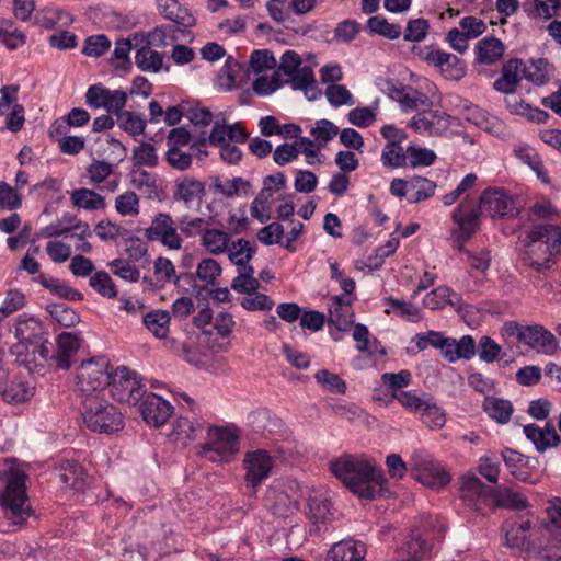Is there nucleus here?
Returning <instances> with one entry per match:
<instances>
[{"label":"nucleus","mask_w":561,"mask_h":561,"mask_svg":"<svg viewBox=\"0 0 561 561\" xmlns=\"http://www.w3.org/2000/svg\"><path fill=\"white\" fill-rule=\"evenodd\" d=\"M330 470L359 499H376L387 482L382 469L365 455H342L330 462Z\"/></svg>","instance_id":"1"},{"label":"nucleus","mask_w":561,"mask_h":561,"mask_svg":"<svg viewBox=\"0 0 561 561\" xmlns=\"http://www.w3.org/2000/svg\"><path fill=\"white\" fill-rule=\"evenodd\" d=\"M477 180L478 176L474 173L467 174L455 190L445 194L442 198L445 206H451L462 195H466L451 213V219L458 226L459 239L462 241L469 240L478 231L482 207L491 203V186L484 188L478 198L469 194Z\"/></svg>","instance_id":"2"},{"label":"nucleus","mask_w":561,"mask_h":561,"mask_svg":"<svg viewBox=\"0 0 561 561\" xmlns=\"http://www.w3.org/2000/svg\"><path fill=\"white\" fill-rule=\"evenodd\" d=\"M561 253V228L553 224L534 226L528 234L523 263L537 272L549 270Z\"/></svg>","instance_id":"3"},{"label":"nucleus","mask_w":561,"mask_h":561,"mask_svg":"<svg viewBox=\"0 0 561 561\" xmlns=\"http://www.w3.org/2000/svg\"><path fill=\"white\" fill-rule=\"evenodd\" d=\"M27 476L19 468L11 467L4 472V488L0 491L3 523L12 530L21 528L32 515L26 495Z\"/></svg>","instance_id":"4"},{"label":"nucleus","mask_w":561,"mask_h":561,"mask_svg":"<svg viewBox=\"0 0 561 561\" xmlns=\"http://www.w3.org/2000/svg\"><path fill=\"white\" fill-rule=\"evenodd\" d=\"M80 411L83 423L92 432L113 434L124 427L122 412L103 394L83 397Z\"/></svg>","instance_id":"5"},{"label":"nucleus","mask_w":561,"mask_h":561,"mask_svg":"<svg viewBox=\"0 0 561 561\" xmlns=\"http://www.w3.org/2000/svg\"><path fill=\"white\" fill-rule=\"evenodd\" d=\"M240 448V437L234 428L211 427L207 442L201 446V455L213 462L229 461Z\"/></svg>","instance_id":"6"},{"label":"nucleus","mask_w":561,"mask_h":561,"mask_svg":"<svg viewBox=\"0 0 561 561\" xmlns=\"http://www.w3.org/2000/svg\"><path fill=\"white\" fill-rule=\"evenodd\" d=\"M110 363L100 357L82 362L77 373V387L81 399L85 396H102L108 385L111 373Z\"/></svg>","instance_id":"7"},{"label":"nucleus","mask_w":561,"mask_h":561,"mask_svg":"<svg viewBox=\"0 0 561 561\" xmlns=\"http://www.w3.org/2000/svg\"><path fill=\"white\" fill-rule=\"evenodd\" d=\"M409 468L415 480L431 489H442L450 481L448 472L425 450H414L409 459Z\"/></svg>","instance_id":"8"},{"label":"nucleus","mask_w":561,"mask_h":561,"mask_svg":"<svg viewBox=\"0 0 561 561\" xmlns=\"http://www.w3.org/2000/svg\"><path fill=\"white\" fill-rule=\"evenodd\" d=\"M275 458L265 449L247 451L242 460L244 483L250 494H256L259 488L272 473Z\"/></svg>","instance_id":"9"},{"label":"nucleus","mask_w":561,"mask_h":561,"mask_svg":"<svg viewBox=\"0 0 561 561\" xmlns=\"http://www.w3.org/2000/svg\"><path fill=\"white\" fill-rule=\"evenodd\" d=\"M107 386L114 400L133 405L137 404L146 393L135 373L124 366L111 373Z\"/></svg>","instance_id":"10"},{"label":"nucleus","mask_w":561,"mask_h":561,"mask_svg":"<svg viewBox=\"0 0 561 561\" xmlns=\"http://www.w3.org/2000/svg\"><path fill=\"white\" fill-rule=\"evenodd\" d=\"M53 343L44 341L42 344L15 343L10 347V355L15 363L27 369L28 373H41L51 356Z\"/></svg>","instance_id":"11"},{"label":"nucleus","mask_w":561,"mask_h":561,"mask_svg":"<svg viewBox=\"0 0 561 561\" xmlns=\"http://www.w3.org/2000/svg\"><path fill=\"white\" fill-rule=\"evenodd\" d=\"M128 95L123 90H111L102 83L88 88L84 101L92 110L103 108L108 114H121L127 103Z\"/></svg>","instance_id":"12"},{"label":"nucleus","mask_w":561,"mask_h":561,"mask_svg":"<svg viewBox=\"0 0 561 561\" xmlns=\"http://www.w3.org/2000/svg\"><path fill=\"white\" fill-rule=\"evenodd\" d=\"M145 237L149 241L160 242L169 250H180L183 244L175 221L167 213H159L152 218L150 226L145 229Z\"/></svg>","instance_id":"13"},{"label":"nucleus","mask_w":561,"mask_h":561,"mask_svg":"<svg viewBox=\"0 0 561 561\" xmlns=\"http://www.w3.org/2000/svg\"><path fill=\"white\" fill-rule=\"evenodd\" d=\"M460 496L465 504L474 511L484 514L490 506L491 490L476 476L468 472L460 480Z\"/></svg>","instance_id":"14"},{"label":"nucleus","mask_w":561,"mask_h":561,"mask_svg":"<svg viewBox=\"0 0 561 561\" xmlns=\"http://www.w3.org/2000/svg\"><path fill=\"white\" fill-rule=\"evenodd\" d=\"M409 126L419 134L439 136L449 128V116L438 110L423 107L411 118Z\"/></svg>","instance_id":"15"},{"label":"nucleus","mask_w":561,"mask_h":561,"mask_svg":"<svg viewBox=\"0 0 561 561\" xmlns=\"http://www.w3.org/2000/svg\"><path fill=\"white\" fill-rule=\"evenodd\" d=\"M249 138V134L245 131L240 123L234 124H221L216 121L213 125L210 134L207 136L206 131H203L198 138V144L205 146L209 144L214 147L222 146L230 142L244 144Z\"/></svg>","instance_id":"16"},{"label":"nucleus","mask_w":561,"mask_h":561,"mask_svg":"<svg viewBox=\"0 0 561 561\" xmlns=\"http://www.w3.org/2000/svg\"><path fill=\"white\" fill-rule=\"evenodd\" d=\"M519 209V201L516 197L505 188L493 187V219L499 217L514 220L508 227L502 228L504 234H513L520 228V221L516 220Z\"/></svg>","instance_id":"17"},{"label":"nucleus","mask_w":561,"mask_h":561,"mask_svg":"<svg viewBox=\"0 0 561 561\" xmlns=\"http://www.w3.org/2000/svg\"><path fill=\"white\" fill-rule=\"evenodd\" d=\"M520 342L542 355H553L559 348L554 334L541 324L525 325Z\"/></svg>","instance_id":"18"},{"label":"nucleus","mask_w":561,"mask_h":561,"mask_svg":"<svg viewBox=\"0 0 561 561\" xmlns=\"http://www.w3.org/2000/svg\"><path fill=\"white\" fill-rule=\"evenodd\" d=\"M140 403V413L146 423L159 427L163 425L173 413L169 401L154 393H145Z\"/></svg>","instance_id":"19"},{"label":"nucleus","mask_w":561,"mask_h":561,"mask_svg":"<svg viewBox=\"0 0 561 561\" xmlns=\"http://www.w3.org/2000/svg\"><path fill=\"white\" fill-rule=\"evenodd\" d=\"M502 459L508 472L519 481H530L533 473L537 470L539 461L536 457L520 454L519 451L505 448L502 450Z\"/></svg>","instance_id":"20"},{"label":"nucleus","mask_w":561,"mask_h":561,"mask_svg":"<svg viewBox=\"0 0 561 561\" xmlns=\"http://www.w3.org/2000/svg\"><path fill=\"white\" fill-rule=\"evenodd\" d=\"M205 193V184L192 176H181L174 181L172 198L182 203L186 208L198 204Z\"/></svg>","instance_id":"21"},{"label":"nucleus","mask_w":561,"mask_h":561,"mask_svg":"<svg viewBox=\"0 0 561 561\" xmlns=\"http://www.w3.org/2000/svg\"><path fill=\"white\" fill-rule=\"evenodd\" d=\"M47 335L46 328L41 320L26 314H22L16 319L14 325L16 343L42 344L44 341H49Z\"/></svg>","instance_id":"22"},{"label":"nucleus","mask_w":561,"mask_h":561,"mask_svg":"<svg viewBox=\"0 0 561 561\" xmlns=\"http://www.w3.org/2000/svg\"><path fill=\"white\" fill-rule=\"evenodd\" d=\"M81 337L72 332H62L57 339V351L51 348V356L49 360L54 362L56 367L60 369H69L71 366V358L76 355L81 346Z\"/></svg>","instance_id":"23"},{"label":"nucleus","mask_w":561,"mask_h":561,"mask_svg":"<svg viewBox=\"0 0 561 561\" xmlns=\"http://www.w3.org/2000/svg\"><path fill=\"white\" fill-rule=\"evenodd\" d=\"M424 60L437 67L447 79L459 80L466 73L463 61L456 55L439 49L426 53Z\"/></svg>","instance_id":"24"},{"label":"nucleus","mask_w":561,"mask_h":561,"mask_svg":"<svg viewBox=\"0 0 561 561\" xmlns=\"http://www.w3.org/2000/svg\"><path fill=\"white\" fill-rule=\"evenodd\" d=\"M534 526L530 518H516L505 520L502 526L505 542L511 548H526L528 549V536Z\"/></svg>","instance_id":"25"},{"label":"nucleus","mask_w":561,"mask_h":561,"mask_svg":"<svg viewBox=\"0 0 561 561\" xmlns=\"http://www.w3.org/2000/svg\"><path fill=\"white\" fill-rule=\"evenodd\" d=\"M329 322L339 331H347L354 323L352 300L344 296H333L329 299Z\"/></svg>","instance_id":"26"},{"label":"nucleus","mask_w":561,"mask_h":561,"mask_svg":"<svg viewBox=\"0 0 561 561\" xmlns=\"http://www.w3.org/2000/svg\"><path fill=\"white\" fill-rule=\"evenodd\" d=\"M158 8L163 18L174 22L179 30L193 27L196 23L192 12L179 0H158Z\"/></svg>","instance_id":"27"},{"label":"nucleus","mask_w":561,"mask_h":561,"mask_svg":"<svg viewBox=\"0 0 561 561\" xmlns=\"http://www.w3.org/2000/svg\"><path fill=\"white\" fill-rule=\"evenodd\" d=\"M522 78H524V61L511 59L503 66L502 76L493 83V88L503 93H513Z\"/></svg>","instance_id":"28"},{"label":"nucleus","mask_w":561,"mask_h":561,"mask_svg":"<svg viewBox=\"0 0 561 561\" xmlns=\"http://www.w3.org/2000/svg\"><path fill=\"white\" fill-rule=\"evenodd\" d=\"M493 505L507 510H524L529 505L525 494L516 488L499 485L493 488Z\"/></svg>","instance_id":"29"},{"label":"nucleus","mask_w":561,"mask_h":561,"mask_svg":"<svg viewBox=\"0 0 561 561\" xmlns=\"http://www.w3.org/2000/svg\"><path fill=\"white\" fill-rule=\"evenodd\" d=\"M365 549L360 542L343 540L334 543L324 561H365Z\"/></svg>","instance_id":"30"},{"label":"nucleus","mask_w":561,"mask_h":561,"mask_svg":"<svg viewBox=\"0 0 561 561\" xmlns=\"http://www.w3.org/2000/svg\"><path fill=\"white\" fill-rule=\"evenodd\" d=\"M462 302L461 297L451 290L448 286H438L427 293L423 298V306L431 310H440L447 305L460 308Z\"/></svg>","instance_id":"31"},{"label":"nucleus","mask_w":561,"mask_h":561,"mask_svg":"<svg viewBox=\"0 0 561 561\" xmlns=\"http://www.w3.org/2000/svg\"><path fill=\"white\" fill-rule=\"evenodd\" d=\"M153 274L154 280L149 279L148 277H144V282L148 283L152 288L160 289L165 286V284L173 282L178 284L179 277L175 274V266L171 260L159 256L153 262Z\"/></svg>","instance_id":"32"},{"label":"nucleus","mask_w":561,"mask_h":561,"mask_svg":"<svg viewBox=\"0 0 561 561\" xmlns=\"http://www.w3.org/2000/svg\"><path fill=\"white\" fill-rule=\"evenodd\" d=\"M476 354V343L472 336L463 335L460 340L449 337L448 346L446 347L444 357L449 363H455L459 359H471Z\"/></svg>","instance_id":"33"},{"label":"nucleus","mask_w":561,"mask_h":561,"mask_svg":"<svg viewBox=\"0 0 561 561\" xmlns=\"http://www.w3.org/2000/svg\"><path fill=\"white\" fill-rule=\"evenodd\" d=\"M60 481L68 488L82 491L87 485V474L81 465L76 461H64L59 470Z\"/></svg>","instance_id":"34"},{"label":"nucleus","mask_w":561,"mask_h":561,"mask_svg":"<svg viewBox=\"0 0 561 561\" xmlns=\"http://www.w3.org/2000/svg\"><path fill=\"white\" fill-rule=\"evenodd\" d=\"M171 317L169 311L157 309L142 316L146 329L157 339H167L170 331Z\"/></svg>","instance_id":"35"},{"label":"nucleus","mask_w":561,"mask_h":561,"mask_svg":"<svg viewBox=\"0 0 561 561\" xmlns=\"http://www.w3.org/2000/svg\"><path fill=\"white\" fill-rule=\"evenodd\" d=\"M35 282L39 283L43 287L47 288L55 296L66 300H82L83 295L77 289L70 287L66 282L55 277L39 274L34 278Z\"/></svg>","instance_id":"36"},{"label":"nucleus","mask_w":561,"mask_h":561,"mask_svg":"<svg viewBox=\"0 0 561 561\" xmlns=\"http://www.w3.org/2000/svg\"><path fill=\"white\" fill-rule=\"evenodd\" d=\"M72 22V15L60 8L47 7L36 15V24L46 30H53L57 25L69 26Z\"/></svg>","instance_id":"37"},{"label":"nucleus","mask_w":561,"mask_h":561,"mask_svg":"<svg viewBox=\"0 0 561 561\" xmlns=\"http://www.w3.org/2000/svg\"><path fill=\"white\" fill-rule=\"evenodd\" d=\"M331 502L323 496H313L309 501V514L313 527L311 534H320L321 525H324L331 515Z\"/></svg>","instance_id":"38"},{"label":"nucleus","mask_w":561,"mask_h":561,"mask_svg":"<svg viewBox=\"0 0 561 561\" xmlns=\"http://www.w3.org/2000/svg\"><path fill=\"white\" fill-rule=\"evenodd\" d=\"M34 394V387L22 380H12L10 383L4 382L1 397L9 403L24 402Z\"/></svg>","instance_id":"39"},{"label":"nucleus","mask_w":561,"mask_h":561,"mask_svg":"<svg viewBox=\"0 0 561 561\" xmlns=\"http://www.w3.org/2000/svg\"><path fill=\"white\" fill-rule=\"evenodd\" d=\"M229 241L228 233L219 229H206L201 238V244L214 255L225 253Z\"/></svg>","instance_id":"40"},{"label":"nucleus","mask_w":561,"mask_h":561,"mask_svg":"<svg viewBox=\"0 0 561 561\" xmlns=\"http://www.w3.org/2000/svg\"><path fill=\"white\" fill-rule=\"evenodd\" d=\"M291 89L302 91L309 101L317 100L322 93L317 85L313 71L309 66H305L300 75L293 78Z\"/></svg>","instance_id":"41"},{"label":"nucleus","mask_w":561,"mask_h":561,"mask_svg":"<svg viewBox=\"0 0 561 561\" xmlns=\"http://www.w3.org/2000/svg\"><path fill=\"white\" fill-rule=\"evenodd\" d=\"M168 347L188 364L196 366L203 364V359L206 356L193 341L180 343L171 340L168 342Z\"/></svg>","instance_id":"42"},{"label":"nucleus","mask_w":561,"mask_h":561,"mask_svg":"<svg viewBox=\"0 0 561 561\" xmlns=\"http://www.w3.org/2000/svg\"><path fill=\"white\" fill-rule=\"evenodd\" d=\"M383 302L390 307L385 312L390 313V311L396 312L399 317L405 319L410 322H419L422 320V312L419 307L411 302H407L404 300H400L393 297H386Z\"/></svg>","instance_id":"43"},{"label":"nucleus","mask_w":561,"mask_h":561,"mask_svg":"<svg viewBox=\"0 0 561 561\" xmlns=\"http://www.w3.org/2000/svg\"><path fill=\"white\" fill-rule=\"evenodd\" d=\"M226 252H228L229 260L239 268L251 266L249 262L253 257L255 250L248 240L241 238L232 242Z\"/></svg>","instance_id":"44"},{"label":"nucleus","mask_w":561,"mask_h":561,"mask_svg":"<svg viewBox=\"0 0 561 561\" xmlns=\"http://www.w3.org/2000/svg\"><path fill=\"white\" fill-rule=\"evenodd\" d=\"M304 67L301 57L295 50H286L280 57L277 72L286 76L287 80L283 82L291 87L293 78L299 76Z\"/></svg>","instance_id":"45"},{"label":"nucleus","mask_w":561,"mask_h":561,"mask_svg":"<svg viewBox=\"0 0 561 561\" xmlns=\"http://www.w3.org/2000/svg\"><path fill=\"white\" fill-rule=\"evenodd\" d=\"M71 201L75 206L89 210L102 209L105 207L104 198L89 188H78L72 191Z\"/></svg>","instance_id":"46"},{"label":"nucleus","mask_w":561,"mask_h":561,"mask_svg":"<svg viewBox=\"0 0 561 561\" xmlns=\"http://www.w3.org/2000/svg\"><path fill=\"white\" fill-rule=\"evenodd\" d=\"M162 55L144 46L136 51L135 64L142 71L158 72L162 68Z\"/></svg>","instance_id":"47"},{"label":"nucleus","mask_w":561,"mask_h":561,"mask_svg":"<svg viewBox=\"0 0 561 561\" xmlns=\"http://www.w3.org/2000/svg\"><path fill=\"white\" fill-rule=\"evenodd\" d=\"M260 282L254 277L253 266L238 268V275L231 283V288L240 294H251L257 290Z\"/></svg>","instance_id":"48"},{"label":"nucleus","mask_w":561,"mask_h":561,"mask_svg":"<svg viewBox=\"0 0 561 561\" xmlns=\"http://www.w3.org/2000/svg\"><path fill=\"white\" fill-rule=\"evenodd\" d=\"M203 432L201 423H194L187 417L179 416L173 425L171 436L174 440H186L195 439Z\"/></svg>","instance_id":"49"},{"label":"nucleus","mask_w":561,"mask_h":561,"mask_svg":"<svg viewBox=\"0 0 561 561\" xmlns=\"http://www.w3.org/2000/svg\"><path fill=\"white\" fill-rule=\"evenodd\" d=\"M436 184L435 182L422 178V176H414L410 179V195H409V202L410 203H419L421 201L428 199L432 197L435 193Z\"/></svg>","instance_id":"50"},{"label":"nucleus","mask_w":561,"mask_h":561,"mask_svg":"<svg viewBox=\"0 0 561 561\" xmlns=\"http://www.w3.org/2000/svg\"><path fill=\"white\" fill-rule=\"evenodd\" d=\"M116 115L118 116V126L124 131L134 137L144 134L147 121L142 115L123 110L121 114Z\"/></svg>","instance_id":"51"},{"label":"nucleus","mask_w":561,"mask_h":561,"mask_svg":"<svg viewBox=\"0 0 561 561\" xmlns=\"http://www.w3.org/2000/svg\"><path fill=\"white\" fill-rule=\"evenodd\" d=\"M268 191V187H262L250 207L251 216L261 224H265L271 219V199L273 196Z\"/></svg>","instance_id":"52"},{"label":"nucleus","mask_w":561,"mask_h":561,"mask_svg":"<svg viewBox=\"0 0 561 561\" xmlns=\"http://www.w3.org/2000/svg\"><path fill=\"white\" fill-rule=\"evenodd\" d=\"M407 410L421 413L425 409L431 397L425 392L415 390L400 391L392 394Z\"/></svg>","instance_id":"53"},{"label":"nucleus","mask_w":561,"mask_h":561,"mask_svg":"<svg viewBox=\"0 0 561 561\" xmlns=\"http://www.w3.org/2000/svg\"><path fill=\"white\" fill-rule=\"evenodd\" d=\"M367 28L371 33L378 34L388 39H397L401 35L400 25L389 23L382 15L370 16L367 21Z\"/></svg>","instance_id":"54"},{"label":"nucleus","mask_w":561,"mask_h":561,"mask_svg":"<svg viewBox=\"0 0 561 561\" xmlns=\"http://www.w3.org/2000/svg\"><path fill=\"white\" fill-rule=\"evenodd\" d=\"M549 67V62L543 58L531 61L529 66L524 64V78L536 85H545L550 80Z\"/></svg>","instance_id":"55"},{"label":"nucleus","mask_w":561,"mask_h":561,"mask_svg":"<svg viewBox=\"0 0 561 561\" xmlns=\"http://www.w3.org/2000/svg\"><path fill=\"white\" fill-rule=\"evenodd\" d=\"M26 36L21 31L13 28V22L10 20L0 21V43L9 49H16L25 44Z\"/></svg>","instance_id":"56"},{"label":"nucleus","mask_w":561,"mask_h":561,"mask_svg":"<svg viewBox=\"0 0 561 561\" xmlns=\"http://www.w3.org/2000/svg\"><path fill=\"white\" fill-rule=\"evenodd\" d=\"M449 337L444 336L442 332L438 331H427L426 333H419L413 339L412 342L415 343V346L423 351L428 346L440 350L442 354H445L446 347L448 346Z\"/></svg>","instance_id":"57"},{"label":"nucleus","mask_w":561,"mask_h":561,"mask_svg":"<svg viewBox=\"0 0 561 561\" xmlns=\"http://www.w3.org/2000/svg\"><path fill=\"white\" fill-rule=\"evenodd\" d=\"M383 165L389 168H401L407 164V149L404 150L400 141H389L381 153Z\"/></svg>","instance_id":"58"},{"label":"nucleus","mask_w":561,"mask_h":561,"mask_svg":"<svg viewBox=\"0 0 561 561\" xmlns=\"http://www.w3.org/2000/svg\"><path fill=\"white\" fill-rule=\"evenodd\" d=\"M399 105L402 111H415L419 107H431L432 101L424 94L411 87H408L401 99L399 100Z\"/></svg>","instance_id":"59"},{"label":"nucleus","mask_w":561,"mask_h":561,"mask_svg":"<svg viewBox=\"0 0 561 561\" xmlns=\"http://www.w3.org/2000/svg\"><path fill=\"white\" fill-rule=\"evenodd\" d=\"M46 310L51 318L66 328L73 327L80 321L79 314L65 304H49L46 306Z\"/></svg>","instance_id":"60"},{"label":"nucleus","mask_w":561,"mask_h":561,"mask_svg":"<svg viewBox=\"0 0 561 561\" xmlns=\"http://www.w3.org/2000/svg\"><path fill=\"white\" fill-rule=\"evenodd\" d=\"M436 160V153L427 148L410 145L407 148V162L412 168L430 167Z\"/></svg>","instance_id":"61"},{"label":"nucleus","mask_w":561,"mask_h":561,"mask_svg":"<svg viewBox=\"0 0 561 561\" xmlns=\"http://www.w3.org/2000/svg\"><path fill=\"white\" fill-rule=\"evenodd\" d=\"M89 284L98 294L103 297L115 298L118 294L114 280L104 271L94 273L90 277Z\"/></svg>","instance_id":"62"},{"label":"nucleus","mask_w":561,"mask_h":561,"mask_svg":"<svg viewBox=\"0 0 561 561\" xmlns=\"http://www.w3.org/2000/svg\"><path fill=\"white\" fill-rule=\"evenodd\" d=\"M182 30L183 28L179 30V26L174 27L172 25L157 26L148 34L147 44L157 47H167L178 39L176 32Z\"/></svg>","instance_id":"63"},{"label":"nucleus","mask_w":561,"mask_h":561,"mask_svg":"<svg viewBox=\"0 0 561 561\" xmlns=\"http://www.w3.org/2000/svg\"><path fill=\"white\" fill-rule=\"evenodd\" d=\"M131 43L127 38L116 41L115 48L110 59L111 65L115 69L128 70L131 67L129 53L131 50Z\"/></svg>","instance_id":"64"}]
</instances>
